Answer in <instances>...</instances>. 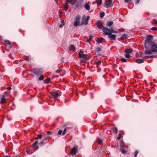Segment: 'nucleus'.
<instances>
[{"label": "nucleus", "mask_w": 157, "mask_h": 157, "mask_svg": "<svg viewBox=\"0 0 157 157\" xmlns=\"http://www.w3.org/2000/svg\"><path fill=\"white\" fill-rule=\"evenodd\" d=\"M153 36L151 35H148L147 36L145 40V48L146 50H149L150 47L153 44H155L154 42L152 41Z\"/></svg>", "instance_id": "obj_1"}, {"label": "nucleus", "mask_w": 157, "mask_h": 157, "mask_svg": "<svg viewBox=\"0 0 157 157\" xmlns=\"http://www.w3.org/2000/svg\"><path fill=\"white\" fill-rule=\"evenodd\" d=\"M151 49L146 50L144 52L147 55H151L152 52L157 53V44H153L150 46Z\"/></svg>", "instance_id": "obj_2"}, {"label": "nucleus", "mask_w": 157, "mask_h": 157, "mask_svg": "<svg viewBox=\"0 0 157 157\" xmlns=\"http://www.w3.org/2000/svg\"><path fill=\"white\" fill-rule=\"evenodd\" d=\"M102 30L104 32L103 34L105 35L112 34V33H117V31L114 30L112 28L109 29L106 27H104L103 28Z\"/></svg>", "instance_id": "obj_3"}, {"label": "nucleus", "mask_w": 157, "mask_h": 157, "mask_svg": "<svg viewBox=\"0 0 157 157\" xmlns=\"http://www.w3.org/2000/svg\"><path fill=\"white\" fill-rule=\"evenodd\" d=\"M32 72L36 75H39L43 72V70L41 68H34L32 70Z\"/></svg>", "instance_id": "obj_4"}, {"label": "nucleus", "mask_w": 157, "mask_h": 157, "mask_svg": "<svg viewBox=\"0 0 157 157\" xmlns=\"http://www.w3.org/2000/svg\"><path fill=\"white\" fill-rule=\"evenodd\" d=\"M90 18L89 16H88L86 18V16L84 15L83 16L82 18V21L81 24V25L85 24L86 25L88 24V21Z\"/></svg>", "instance_id": "obj_5"}, {"label": "nucleus", "mask_w": 157, "mask_h": 157, "mask_svg": "<svg viewBox=\"0 0 157 157\" xmlns=\"http://www.w3.org/2000/svg\"><path fill=\"white\" fill-rule=\"evenodd\" d=\"M81 19V16L79 15H77L76 16L75 18V21L74 22V25L76 27L79 25L80 20Z\"/></svg>", "instance_id": "obj_6"}, {"label": "nucleus", "mask_w": 157, "mask_h": 157, "mask_svg": "<svg viewBox=\"0 0 157 157\" xmlns=\"http://www.w3.org/2000/svg\"><path fill=\"white\" fill-rule=\"evenodd\" d=\"M78 147L77 146H75L72 148L70 152L71 155L74 156L76 155L78 151Z\"/></svg>", "instance_id": "obj_7"}, {"label": "nucleus", "mask_w": 157, "mask_h": 157, "mask_svg": "<svg viewBox=\"0 0 157 157\" xmlns=\"http://www.w3.org/2000/svg\"><path fill=\"white\" fill-rule=\"evenodd\" d=\"M78 55L79 58H89V57L87 55L83 54V52L81 50H80Z\"/></svg>", "instance_id": "obj_8"}, {"label": "nucleus", "mask_w": 157, "mask_h": 157, "mask_svg": "<svg viewBox=\"0 0 157 157\" xmlns=\"http://www.w3.org/2000/svg\"><path fill=\"white\" fill-rule=\"evenodd\" d=\"M107 35L110 40H116V35L115 34H110Z\"/></svg>", "instance_id": "obj_9"}, {"label": "nucleus", "mask_w": 157, "mask_h": 157, "mask_svg": "<svg viewBox=\"0 0 157 157\" xmlns=\"http://www.w3.org/2000/svg\"><path fill=\"white\" fill-rule=\"evenodd\" d=\"M59 94L56 92H52V97L54 99L56 98L59 96Z\"/></svg>", "instance_id": "obj_10"}, {"label": "nucleus", "mask_w": 157, "mask_h": 157, "mask_svg": "<svg viewBox=\"0 0 157 157\" xmlns=\"http://www.w3.org/2000/svg\"><path fill=\"white\" fill-rule=\"evenodd\" d=\"M90 2H89L85 4L84 6V8L87 10L89 11L90 10Z\"/></svg>", "instance_id": "obj_11"}, {"label": "nucleus", "mask_w": 157, "mask_h": 157, "mask_svg": "<svg viewBox=\"0 0 157 157\" xmlns=\"http://www.w3.org/2000/svg\"><path fill=\"white\" fill-rule=\"evenodd\" d=\"M113 6V3H108L105 2L104 4V6L106 8H108L109 7H110Z\"/></svg>", "instance_id": "obj_12"}, {"label": "nucleus", "mask_w": 157, "mask_h": 157, "mask_svg": "<svg viewBox=\"0 0 157 157\" xmlns=\"http://www.w3.org/2000/svg\"><path fill=\"white\" fill-rule=\"evenodd\" d=\"M97 26L98 28L99 29L103 28V23L100 21L97 22L96 23Z\"/></svg>", "instance_id": "obj_13"}, {"label": "nucleus", "mask_w": 157, "mask_h": 157, "mask_svg": "<svg viewBox=\"0 0 157 157\" xmlns=\"http://www.w3.org/2000/svg\"><path fill=\"white\" fill-rule=\"evenodd\" d=\"M144 60L143 59H137L136 60V62L138 63H141L144 62Z\"/></svg>", "instance_id": "obj_14"}, {"label": "nucleus", "mask_w": 157, "mask_h": 157, "mask_svg": "<svg viewBox=\"0 0 157 157\" xmlns=\"http://www.w3.org/2000/svg\"><path fill=\"white\" fill-rule=\"evenodd\" d=\"M31 147H32L35 151L37 150L39 148V147L38 146H36L34 143L33 144L31 145Z\"/></svg>", "instance_id": "obj_15"}, {"label": "nucleus", "mask_w": 157, "mask_h": 157, "mask_svg": "<svg viewBox=\"0 0 157 157\" xmlns=\"http://www.w3.org/2000/svg\"><path fill=\"white\" fill-rule=\"evenodd\" d=\"M47 142V141H44L42 140V141L39 143V145L40 147H42Z\"/></svg>", "instance_id": "obj_16"}, {"label": "nucleus", "mask_w": 157, "mask_h": 157, "mask_svg": "<svg viewBox=\"0 0 157 157\" xmlns=\"http://www.w3.org/2000/svg\"><path fill=\"white\" fill-rule=\"evenodd\" d=\"M4 42L5 43H6L9 46V47L10 48H12V46L10 42L8 40H5L4 41Z\"/></svg>", "instance_id": "obj_17"}, {"label": "nucleus", "mask_w": 157, "mask_h": 157, "mask_svg": "<svg viewBox=\"0 0 157 157\" xmlns=\"http://www.w3.org/2000/svg\"><path fill=\"white\" fill-rule=\"evenodd\" d=\"M51 79L50 78H47V79L43 80L45 84H48L50 82Z\"/></svg>", "instance_id": "obj_18"}, {"label": "nucleus", "mask_w": 157, "mask_h": 157, "mask_svg": "<svg viewBox=\"0 0 157 157\" xmlns=\"http://www.w3.org/2000/svg\"><path fill=\"white\" fill-rule=\"evenodd\" d=\"M6 100V98H5V95H2V98L1 99L0 102L2 104H4V103H5Z\"/></svg>", "instance_id": "obj_19"}, {"label": "nucleus", "mask_w": 157, "mask_h": 157, "mask_svg": "<svg viewBox=\"0 0 157 157\" xmlns=\"http://www.w3.org/2000/svg\"><path fill=\"white\" fill-rule=\"evenodd\" d=\"M132 52V51L130 49H126L125 50V53L128 54H131Z\"/></svg>", "instance_id": "obj_20"}, {"label": "nucleus", "mask_w": 157, "mask_h": 157, "mask_svg": "<svg viewBox=\"0 0 157 157\" xmlns=\"http://www.w3.org/2000/svg\"><path fill=\"white\" fill-rule=\"evenodd\" d=\"M103 37H101L100 38H98L97 40V42L98 44H99L101 43L102 40L103 39Z\"/></svg>", "instance_id": "obj_21"}, {"label": "nucleus", "mask_w": 157, "mask_h": 157, "mask_svg": "<svg viewBox=\"0 0 157 157\" xmlns=\"http://www.w3.org/2000/svg\"><path fill=\"white\" fill-rule=\"evenodd\" d=\"M124 147L122 145H121V148L120 150L121 151V152L123 154H125L126 153V151L125 150H124L123 148Z\"/></svg>", "instance_id": "obj_22"}, {"label": "nucleus", "mask_w": 157, "mask_h": 157, "mask_svg": "<svg viewBox=\"0 0 157 157\" xmlns=\"http://www.w3.org/2000/svg\"><path fill=\"white\" fill-rule=\"evenodd\" d=\"M113 24V22L112 21H109L106 23V25L110 27Z\"/></svg>", "instance_id": "obj_23"}, {"label": "nucleus", "mask_w": 157, "mask_h": 157, "mask_svg": "<svg viewBox=\"0 0 157 157\" xmlns=\"http://www.w3.org/2000/svg\"><path fill=\"white\" fill-rule=\"evenodd\" d=\"M127 35L125 33L123 34L121 37V38L122 39H125L127 38Z\"/></svg>", "instance_id": "obj_24"}, {"label": "nucleus", "mask_w": 157, "mask_h": 157, "mask_svg": "<svg viewBox=\"0 0 157 157\" xmlns=\"http://www.w3.org/2000/svg\"><path fill=\"white\" fill-rule=\"evenodd\" d=\"M112 130L113 132L116 133H117V132L118 129L116 127H113L112 128Z\"/></svg>", "instance_id": "obj_25"}, {"label": "nucleus", "mask_w": 157, "mask_h": 157, "mask_svg": "<svg viewBox=\"0 0 157 157\" xmlns=\"http://www.w3.org/2000/svg\"><path fill=\"white\" fill-rule=\"evenodd\" d=\"M89 58H83L81 59V62H82L86 63L87 62V60Z\"/></svg>", "instance_id": "obj_26"}, {"label": "nucleus", "mask_w": 157, "mask_h": 157, "mask_svg": "<svg viewBox=\"0 0 157 157\" xmlns=\"http://www.w3.org/2000/svg\"><path fill=\"white\" fill-rule=\"evenodd\" d=\"M120 59L123 62H126L127 61V59L123 57L121 58Z\"/></svg>", "instance_id": "obj_27"}, {"label": "nucleus", "mask_w": 157, "mask_h": 157, "mask_svg": "<svg viewBox=\"0 0 157 157\" xmlns=\"http://www.w3.org/2000/svg\"><path fill=\"white\" fill-rule=\"evenodd\" d=\"M105 13L103 12H101L100 14V17L102 18L103 17L105 16Z\"/></svg>", "instance_id": "obj_28"}, {"label": "nucleus", "mask_w": 157, "mask_h": 157, "mask_svg": "<svg viewBox=\"0 0 157 157\" xmlns=\"http://www.w3.org/2000/svg\"><path fill=\"white\" fill-rule=\"evenodd\" d=\"M61 24H60L59 25V26L60 28H62L65 24L64 20H62L61 21Z\"/></svg>", "instance_id": "obj_29"}, {"label": "nucleus", "mask_w": 157, "mask_h": 157, "mask_svg": "<svg viewBox=\"0 0 157 157\" xmlns=\"http://www.w3.org/2000/svg\"><path fill=\"white\" fill-rule=\"evenodd\" d=\"M75 49V46L73 45H71L70 47V49L71 50L73 51Z\"/></svg>", "instance_id": "obj_30"}, {"label": "nucleus", "mask_w": 157, "mask_h": 157, "mask_svg": "<svg viewBox=\"0 0 157 157\" xmlns=\"http://www.w3.org/2000/svg\"><path fill=\"white\" fill-rule=\"evenodd\" d=\"M68 5L66 3L64 4L63 6L64 9L67 10L68 8Z\"/></svg>", "instance_id": "obj_31"}, {"label": "nucleus", "mask_w": 157, "mask_h": 157, "mask_svg": "<svg viewBox=\"0 0 157 157\" xmlns=\"http://www.w3.org/2000/svg\"><path fill=\"white\" fill-rule=\"evenodd\" d=\"M95 50L97 52H99L101 51V49L100 48L97 47L95 48Z\"/></svg>", "instance_id": "obj_32"}, {"label": "nucleus", "mask_w": 157, "mask_h": 157, "mask_svg": "<svg viewBox=\"0 0 157 157\" xmlns=\"http://www.w3.org/2000/svg\"><path fill=\"white\" fill-rule=\"evenodd\" d=\"M44 79V76L43 75H40V77H39L38 79L40 81H42Z\"/></svg>", "instance_id": "obj_33"}, {"label": "nucleus", "mask_w": 157, "mask_h": 157, "mask_svg": "<svg viewBox=\"0 0 157 157\" xmlns=\"http://www.w3.org/2000/svg\"><path fill=\"white\" fill-rule=\"evenodd\" d=\"M96 2L98 5H100L102 2V0H96Z\"/></svg>", "instance_id": "obj_34"}, {"label": "nucleus", "mask_w": 157, "mask_h": 157, "mask_svg": "<svg viewBox=\"0 0 157 157\" xmlns=\"http://www.w3.org/2000/svg\"><path fill=\"white\" fill-rule=\"evenodd\" d=\"M143 59H148L151 58L150 56H147L142 57Z\"/></svg>", "instance_id": "obj_35"}, {"label": "nucleus", "mask_w": 157, "mask_h": 157, "mask_svg": "<svg viewBox=\"0 0 157 157\" xmlns=\"http://www.w3.org/2000/svg\"><path fill=\"white\" fill-rule=\"evenodd\" d=\"M98 144H101L102 143V140L99 138L98 139Z\"/></svg>", "instance_id": "obj_36"}, {"label": "nucleus", "mask_w": 157, "mask_h": 157, "mask_svg": "<svg viewBox=\"0 0 157 157\" xmlns=\"http://www.w3.org/2000/svg\"><path fill=\"white\" fill-rule=\"evenodd\" d=\"M72 1V0H66L65 3L67 4Z\"/></svg>", "instance_id": "obj_37"}, {"label": "nucleus", "mask_w": 157, "mask_h": 157, "mask_svg": "<svg viewBox=\"0 0 157 157\" xmlns=\"http://www.w3.org/2000/svg\"><path fill=\"white\" fill-rule=\"evenodd\" d=\"M101 61L99 60L98 61H97L96 62V64L97 65H99L101 64Z\"/></svg>", "instance_id": "obj_38"}, {"label": "nucleus", "mask_w": 157, "mask_h": 157, "mask_svg": "<svg viewBox=\"0 0 157 157\" xmlns=\"http://www.w3.org/2000/svg\"><path fill=\"white\" fill-rule=\"evenodd\" d=\"M130 55H129V54H126L125 53V57L127 58H129L130 57Z\"/></svg>", "instance_id": "obj_39"}, {"label": "nucleus", "mask_w": 157, "mask_h": 157, "mask_svg": "<svg viewBox=\"0 0 157 157\" xmlns=\"http://www.w3.org/2000/svg\"><path fill=\"white\" fill-rule=\"evenodd\" d=\"M151 29L152 30L156 31L157 30V28L156 27H153L151 28Z\"/></svg>", "instance_id": "obj_40"}, {"label": "nucleus", "mask_w": 157, "mask_h": 157, "mask_svg": "<svg viewBox=\"0 0 157 157\" xmlns=\"http://www.w3.org/2000/svg\"><path fill=\"white\" fill-rule=\"evenodd\" d=\"M61 71H62L61 69L57 70H56V73H59L61 72Z\"/></svg>", "instance_id": "obj_41"}, {"label": "nucleus", "mask_w": 157, "mask_h": 157, "mask_svg": "<svg viewBox=\"0 0 157 157\" xmlns=\"http://www.w3.org/2000/svg\"><path fill=\"white\" fill-rule=\"evenodd\" d=\"M135 155H134V157H136L137 155V154L138 153V151L137 150H136L135 151Z\"/></svg>", "instance_id": "obj_42"}, {"label": "nucleus", "mask_w": 157, "mask_h": 157, "mask_svg": "<svg viewBox=\"0 0 157 157\" xmlns=\"http://www.w3.org/2000/svg\"><path fill=\"white\" fill-rule=\"evenodd\" d=\"M106 2L108 3H113L112 1L113 0H106Z\"/></svg>", "instance_id": "obj_43"}, {"label": "nucleus", "mask_w": 157, "mask_h": 157, "mask_svg": "<svg viewBox=\"0 0 157 157\" xmlns=\"http://www.w3.org/2000/svg\"><path fill=\"white\" fill-rule=\"evenodd\" d=\"M93 36L92 35H90L89 36V39L87 40V41L91 40L93 38Z\"/></svg>", "instance_id": "obj_44"}, {"label": "nucleus", "mask_w": 157, "mask_h": 157, "mask_svg": "<svg viewBox=\"0 0 157 157\" xmlns=\"http://www.w3.org/2000/svg\"><path fill=\"white\" fill-rule=\"evenodd\" d=\"M67 130L66 128H64V130H63V132H62V135H64L66 131Z\"/></svg>", "instance_id": "obj_45"}, {"label": "nucleus", "mask_w": 157, "mask_h": 157, "mask_svg": "<svg viewBox=\"0 0 157 157\" xmlns=\"http://www.w3.org/2000/svg\"><path fill=\"white\" fill-rule=\"evenodd\" d=\"M37 138L40 139L42 137V136L41 135L39 134L37 136Z\"/></svg>", "instance_id": "obj_46"}, {"label": "nucleus", "mask_w": 157, "mask_h": 157, "mask_svg": "<svg viewBox=\"0 0 157 157\" xmlns=\"http://www.w3.org/2000/svg\"><path fill=\"white\" fill-rule=\"evenodd\" d=\"M157 57V56L156 55H150L151 58H155Z\"/></svg>", "instance_id": "obj_47"}, {"label": "nucleus", "mask_w": 157, "mask_h": 157, "mask_svg": "<svg viewBox=\"0 0 157 157\" xmlns=\"http://www.w3.org/2000/svg\"><path fill=\"white\" fill-rule=\"evenodd\" d=\"M118 136L117 137V139L118 140H119L121 139V135L120 134H118Z\"/></svg>", "instance_id": "obj_48"}, {"label": "nucleus", "mask_w": 157, "mask_h": 157, "mask_svg": "<svg viewBox=\"0 0 157 157\" xmlns=\"http://www.w3.org/2000/svg\"><path fill=\"white\" fill-rule=\"evenodd\" d=\"M63 132L61 130H60L58 131V134L59 135H61L62 133Z\"/></svg>", "instance_id": "obj_49"}, {"label": "nucleus", "mask_w": 157, "mask_h": 157, "mask_svg": "<svg viewBox=\"0 0 157 157\" xmlns=\"http://www.w3.org/2000/svg\"><path fill=\"white\" fill-rule=\"evenodd\" d=\"M131 1L132 0H124L125 2L126 3H128Z\"/></svg>", "instance_id": "obj_50"}, {"label": "nucleus", "mask_w": 157, "mask_h": 157, "mask_svg": "<svg viewBox=\"0 0 157 157\" xmlns=\"http://www.w3.org/2000/svg\"><path fill=\"white\" fill-rule=\"evenodd\" d=\"M48 138V137H45L44 139H43L42 140L44 141H47V139Z\"/></svg>", "instance_id": "obj_51"}, {"label": "nucleus", "mask_w": 157, "mask_h": 157, "mask_svg": "<svg viewBox=\"0 0 157 157\" xmlns=\"http://www.w3.org/2000/svg\"><path fill=\"white\" fill-rule=\"evenodd\" d=\"M140 0H136V2H135V4H138Z\"/></svg>", "instance_id": "obj_52"}, {"label": "nucleus", "mask_w": 157, "mask_h": 157, "mask_svg": "<svg viewBox=\"0 0 157 157\" xmlns=\"http://www.w3.org/2000/svg\"><path fill=\"white\" fill-rule=\"evenodd\" d=\"M153 22L155 24H157V21L155 19L153 20Z\"/></svg>", "instance_id": "obj_53"}, {"label": "nucleus", "mask_w": 157, "mask_h": 157, "mask_svg": "<svg viewBox=\"0 0 157 157\" xmlns=\"http://www.w3.org/2000/svg\"><path fill=\"white\" fill-rule=\"evenodd\" d=\"M72 2H73L71 3V5H75V3H76L75 2H74V1H72Z\"/></svg>", "instance_id": "obj_54"}, {"label": "nucleus", "mask_w": 157, "mask_h": 157, "mask_svg": "<svg viewBox=\"0 0 157 157\" xmlns=\"http://www.w3.org/2000/svg\"><path fill=\"white\" fill-rule=\"evenodd\" d=\"M34 144H35V145L36 146V145L38 144V141H35L34 143H33Z\"/></svg>", "instance_id": "obj_55"}, {"label": "nucleus", "mask_w": 157, "mask_h": 157, "mask_svg": "<svg viewBox=\"0 0 157 157\" xmlns=\"http://www.w3.org/2000/svg\"><path fill=\"white\" fill-rule=\"evenodd\" d=\"M34 144H35V145L36 146V145L38 144V141H35L34 143H33Z\"/></svg>", "instance_id": "obj_56"}, {"label": "nucleus", "mask_w": 157, "mask_h": 157, "mask_svg": "<svg viewBox=\"0 0 157 157\" xmlns=\"http://www.w3.org/2000/svg\"><path fill=\"white\" fill-rule=\"evenodd\" d=\"M11 88L10 87H8L7 88V90H11Z\"/></svg>", "instance_id": "obj_57"}, {"label": "nucleus", "mask_w": 157, "mask_h": 157, "mask_svg": "<svg viewBox=\"0 0 157 157\" xmlns=\"http://www.w3.org/2000/svg\"><path fill=\"white\" fill-rule=\"evenodd\" d=\"M7 93V91H5V92L4 93V94L3 95H4L5 96V95Z\"/></svg>", "instance_id": "obj_58"}, {"label": "nucleus", "mask_w": 157, "mask_h": 157, "mask_svg": "<svg viewBox=\"0 0 157 157\" xmlns=\"http://www.w3.org/2000/svg\"><path fill=\"white\" fill-rule=\"evenodd\" d=\"M48 134H51V132H50V131H48Z\"/></svg>", "instance_id": "obj_59"}, {"label": "nucleus", "mask_w": 157, "mask_h": 157, "mask_svg": "<svg viewBox=\"0 0 157 157\" xmlns=\"http://www.w3.org/2000/svg\"><path fill=\"white\" fill-rule=\"evenodd\" d=\"M140 54L141 55H142V54H143V53L142 52H140Z\"/></svg>", "instance_id": "obj_60"}, {"label": "nucleus", "mask_w": 157, "mask_h": 157, "mask_svg": "<svg viewBox=\"0 0 157 157\" xmlns=\"http://www.w3.org/2000/svg\"><path fill=\"white\" fill-rule=\"evenodd\" d=\"M4 157H10L9 155H6Z\"/></svg>", "instance_id": "obj_61"}, {"label": "nucleus", "mask_w": 157, "mask_h": 157, "mask_svg": "<svg viewBox=\"0 0 157 157\" xmlns=\"http://www.w3.org/2000/svg\"><path fill=\"white\" fill-rule=\"evenodd\" d=\"M35 140H38V138H37V137H36L35 138Z\"/></svg>", "instance_id": "obj_62"}, {"label": "nucleus", "mask_w": 157, "mask_h": 157, "mask_svg": "<svg viewBox=\"0 0 157 157\" xmlns=\"http://www.w3.org/2000/svg\"><path fill=\"white\" fill-rule=\"evenodd\" d=\"M2 37L1 36H0V40H2Z\"/></svg>", "instance_id": "obj_63"}, {"label": "nucleus", "mask_w": 157, "mask_h": 157, "mask_svg": "<svg viewBox=\"0 0 157 157\" xmlns=\"http://www.w3.org/2000/svg\"><path fill=\"white\" fill-rule=\"evenodd\" d=\"M29 59V57H28L26 58V59L27 60H28Z\"/></svg>", "instance_id": "obj_64"}]
</instances>
